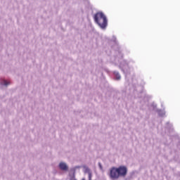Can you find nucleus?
Here are the masks:
<instances>
[{"label":"nucleus","mask_w":180,"mask_h":180,"mask_svg":"<svg viewBox=\"0 0 180 180\" xmlns=\"http://www.w3.org/2000/svg\"><path fill=\"white\" fill-rule=\"evenodd\" d=\"M58 167L61 171H68V165L64 162H60Z\"/></svg>","instance_id":"4"},{"label":"nucleus","mask_w":180,"mask_h":180,"mask_svg":"<svg viewBox=\"0 0 180 180\" xmlns=\"http://www.w3.org/2000/svg\"><path fill=\"white\" fill-rule=\"evenodd\" d=\"M127 175V167L126 166H120L119 167H112L110 169L108 176L110 179H119L124 178Z\"/></svg>","instance_id":"1"},{"label":"nucleus","mask_w":180,"mask_h":180,"mask_svg":"<svg viewBox=\"0 0 180 180\" xmlns=\"http://www.w3.org/2000/svg\"><path fill=\"white\" fill-rule=\"evenodd\" d=\"M120 68L124 74H130V68L126 60H120Z\"/></svg>","instance_id":"3"},{"label":"nucleus","mask_w":180,"mask_h":180,"mask_svg":"<svg viewBox=\"0 0 180 180\" xmlns=\"http://www.w3.org/2000/svg\"><path fill=\"white\" fill-rule=\"evenodd\" d=\"M82 180H85V178H83Z\"/></svg>","instance_id":"13"},{"label":"nucleus","mask_w":180,"mask_h":180,"mask_svg":"<svg viewBox=\"0 0 180 180\" xmlns=\"http://www.w3.org/2000/svg\"><path fill=\"white\" fill-rule=\"evenodd\" d=\"M115 78L117 81H120V79H122V76H120V73H119V72L117 71H114L113 72Z\"/></svg>","instance_id":"6"},{"label":"nucleus","mask_w":180,"mask_h":180,"mask_svg":"<svg viewBox=\"0 0 180 180\" xmlns=\"http://www.w3.org/2000/svg\"><path fill=\"white\" fill-rule=\"evenodd\" d=\"M98 167L100 169H103V167H102V164H101V162H98Z\"/></svg>","instance_id":"10"},{"label":"nucleus","mask_w":180,"mask_h":180,"mask_svg":"<svg viewBox=\"0 0 180 180\" xmlns=\"http://www.w3.org/2000/svg\"><path fill=\"white\" fill-rule=\"evenodd\" d=\"M89 180H92V174L91 172L89 173Z\"/></svg>","instance_id":"9"},{"label":"nucleus","mask_w":180,"mask_h":180,"mask_svg":"<svg viewBox=\"0 0 180 180\" xmlns=\"http://www.w3.org/2000/svg\"><path fill=\"white\" fill-rule=\"evenodd\" d=\"M158 115H159V116H165V112H164L163 110H160L158 111Z\"/></svg>","instance_id":"8"},{"label":"nucleus","mask_w":180,"mask_h":180,"mask_svg":"<svg viewBox=\"0 0 180 180\" xmlns=\"http://www.w3.org/2000/svg\"><path fill=\"white\" fill-rule=\"evenodd\" d=\"M117 61H118V59H117V58H116L115 60V63H116L117 64Z\"/></svg>","instance_id":"11"},{"label":"nucleus","mask_w":180,"mask_h":180,"mask_svg":"<svg viewBox=\"0 0 180 180\" xmlns=\"http://www.w3.org/2000/svg\"><path fill=\"white\" fill-rule=\"evenodd\" d=\"M95 23L103 30L108 27V18L103 12L96 13L94 16Z\"/></svg>","instance_id":"2"},{"label":"nucleus","mask_w":180,"mask_h":180,"mask_svg":"<svg viewBox=\"0 0 180 180\" xmlns=\"http://www.w3.org/2000/svg\"><path fill=\"white\" fill-rule=\"evenodd\" d=\"M167 124H169V127H172V125L171 124H169V122H167Z\"/></svg>","instance_id":"12"},{"label":"nucleus","mask_w":180,"mask_h":180,"mask_svg":"<svg viewBox=\"0 0 180 180\" xmlns=\"http://www.w3.org/2000/svg\"><path fill=\"white\" fill-rule=\"evenodd\" d=\"M76 169V167L71 169L70 172L69 173L70 180H77V178H75Z\"/></svg>","instance_id":"5"},{"label":"nucleus","mask_w":180,"mask_h":180,"mask_svg":"<svg viewBox=\"0 0 180 180\" xmlns=\"http://www.w3.org/2000/svg\"><path fill=\"white\" fill-rule=\"evenodd\" d=\"M0 84L4 85V86H8V85H11V82H8L5 79H1L0 81Z\"/></svg>","instance_id":"7"}]
</instances>
